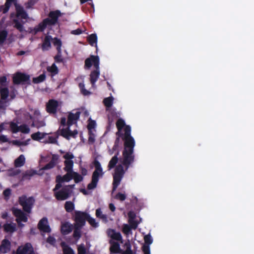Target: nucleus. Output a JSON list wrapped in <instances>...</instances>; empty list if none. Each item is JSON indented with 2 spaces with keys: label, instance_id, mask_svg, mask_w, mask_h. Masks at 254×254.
<instances>
[{
  "label": "nucleus",
  "instance_id": "nucleus-1",
  "mask_svg": "<svg viewBox=\"0 0 254 254\" xmlns=\"http://www.w3.org/2000/svg\"><path fill=\"white\" fill-rule=\"evenodd\" d=\"M124 149L123 151V165L125 166L126 170H127L130 165L134 161V155L133 154L135 141L131 136V128L129 126H126L124 129Z\"/></svg>",
  "mask_w": 254,
  "mask_h": 254
},
{
  "label": "nucleus",
  "instance_id": "nucleus-2",
  "mask_svg": "<svg viewBox=\"0 0 254 254\" xmlns=\"http://www.w3.org/2000/svg\"><path fill=\"white\" fill-rule=\"evenodd\" d=\"M92 65L95 69L92 71L90 74V81L92 86L94 87L95 83L100 76L99 58L98 56L91 55L85 60V68L89 69Z\"/></svg>",
  "mask_w": 254,
  "mask_h": 254
},
{
  "label": "nucleus",
  "instance_id": "nucleus-3",
  "mask_svg": "<svg viewBox=\"0 0 254 254\" xmlns=\"http://www.w3.org/2000/svg\"><path fill=\"white\" fill-rule=\"evenodd\" d=\"M93 164L95 169L92 175L91 182L87 185V189L89 190L96 188L99 178L102 177L104 175L100 163L95 159L93 162Z\"/></svg>",
  "mask_w": 254,
  "mask_h": 254
},
{
  "label": "nucleus",
  "instance_id": "nucleus-4",
  "mask_svg": "<svg viewBox=\"0 0 254 254\" xmlns=\"http://www.w3.org/2000/svg\"><path fill=\"white\" fill-rule=\"evenodd\" d=\"M122 160L123 159L120 160L121 162H122ZM123 166L125 167V166L122 163V164L117 165L115 168V173L113 175V191L116 190L124 176L125 171L124 170Z\"/></svg>",
  "mask_w": 254,
  "mask_h": 254
},
{
  "label": "nucleus",
  "instance_id": "nucleus-5",
  "mask_svg": "<svg viewBox=\"0 0 254 254\" xmlns=\"http://www.w3.org/2000/svg\"><path fill=\"white\" fill-rule=\"evenodd\" d=\"M18 202L22 206L23 211L30 213L35 202V199L32 196L27 197L25 195H23L19 197Z\"/></svg>",
  "mask_w": 254,
  "mask_h": 254
},
{
  "label": "nucleus",
  "instance_id": "nucleus-6",
  "mask_svg": "<svg viewBox=\"0 0 254 254\" xmlns=\"http://www.w3.org/2000/svg\"><path fill=\"white\" fill-rule=\"evenodd\" d=\"M30 76L29 74L21 72H16L12 77L14 85H31Z\"/></svg>",
  "mask_w": 254,
  "mask_h": 254
},
{
  "label": "nucleus",
  "instance_id": "nucleus-7",
  "mask_svg": "<svg viewBox=\"0 0 254 254\" xmlns=\"http://www.w3.org/2000/svg\"><path fill=\"white\" fill-rule=\"evenodd\" d=\"M87 217H89V214L80 211H75L74 212V220L75 221L74 225L79 226V227H83Z\"/></svg>",
  "mask_w": 254,
  "mask_h": 254
},
{
  "label": "nucleus",
  "instance_id": "nucleus-8",
  "mask_svg": "<svg viewBox=\"0 0 254 254\" xmlns=\"http://www.w3.org/2000/svg\"><path fill=\"white\" fill-rule=\"evenodd\" d=\"M63 157L65 159V161L64 162L65 166L64 168V171L68 173L73 172V161L72 159L74 157L73 154L70 152H66L63 156Z\"/></svg>",
  "mask_w": 254,
  "mask_h": 254
},
{
  "label": "nucleus",
  "instance_id": "nucleus-9",
  "mask_svg": "<svg viewBox=\"0 0 254 254\" xmlns=\"http://www.w3.org/2000/svg\"><path fill=\"white\" fill-rule=\"evenodd\" d=\"M16 14L11 13L10 14V17L16 16L17 18L23 19H26L28 18V15L27 12L24 9V8L20 5L15 3Z\"/></svg>",
  "mask_w": 254,
  "mask_h": 254
},
{
  "label": "nucleus",
  "instance_id": "nucleus-10",
  "mask_svg": "<svg viewBox=\"0 0 254 254\" xmlns=\"http://www.w3.org/2000/svg\"><path fill=\"white\" fill-rule=\"evenodd\" d=\"M67 187H64L58 191L55 192L54 196L58 200H64L70 197L71 194Z\"/></svg>",
  "mask_w": 254,
  "mask_h": 254
},
{
  "label": "nucleus",
  "instance_id": "nucleus-11",
  "mask_svg": "<svg viewBox=\"0 0 254 254\" xmlns=\"http://www.w3.org/2000/svg\"><path fill=\"white\" fill-rule=\"evenodd\" d=\"M70 126H67L65 128H60V135L68 140L70 137L75 138L78 134V131L76 129L71 131L70 129Z\"/></svg>",
  "mask_w": 254,
  "mask_h": 254
},
{
  "label": "nucleus",
  "instance_id": "nucleus-12",
  "mask_svg": "<svg viewBox=\"0 0 254 254\" xmlns=\"http://www.w3.org/2000/svg\"><path fill=\"white\" fill-rule=\"evenodd\" d=\"M16 254H35L34 249L30 243H26L23 246H19L16 250Z\"/></svg>",
  "mask_w": 254,
  "mask_h": 254
},
{
  "label": "nucleus",
  "instance_id": "nucleus-13",
  "mask_svg": "<svg viewBox=\"0 0 254 254\" xmlns=\"http://www.w3.org/2000/svg\"><path fill=\"white\" fill-rule=\"evenodd\" d=\"M38 229L44 233H50L52 231L51 228L49 225L48 220L47 217L42 218L38 222Z\"/></svg>",
  "mask_w": 254,
  "mask_h": 254
},
{
  "label": "nucleus",
  "instance_id": "nucleus-14",
  "mask_svg": "<svg viewBox=\"0 0 254 254\" xmlns=\"http://www.w3.org/2000/svg\"><path fill=\"white\" fill-rule=\"evenodd\" d=\"M12 211L13 215L16 217V221L27 222L28 217L27 215L21 209L13 208Z\"/></svg>",
  "mask_w": 254,
  "mask_h": 254
},
{
  "label": "nucleus",
  "instance_id": "nucleus-15",
  "mask_svg": "<svg viewBox=\"0 0 254 254\" xmlns=\"http://www.w3.org/2000/svg\"><path fill=\"white\" fill-rule=\"evenodd\" d=\"M56 24L49 17L46 18L38 24L37 27L35 30L36 32H43L47 26H53Z\"/></svg>",
  "mask_w": 254,
  "mask_h": 254
},
{
  "label": "nucleus",
  "instance_id": "nucleus-16",
  "mask_svg": "<svg viewBox=\"0 0 254 254\" xmlns=\"http://www.w3.org/2000/svg\"><path fill=\"white\" fill-rule=\"evenodd\" d=\"M58 106L59 103L57 100L51 99L46 105V111L49 114H56Z\"/></svg>",
  "mask_w": 254,
  "mask_h": 254
},
{
  "label": "nucleus",
  "instance_id": "nucleus-17",
  "mask_svg": "<svg viewBox=\"0 0 254 254\" xmlns=\"http://www.w3.org/2000/svg\"><path fill=\"white\" fill-rule=\"evenodd\" d=\"M107 234L108 236L112 240L120 241L122 243H123L122 236L119 232H117L114 229H108L107 231Z\"/></svg>",
  "mask_w": 254,
  "mask_h": 254
},
{
  "label": "nucleus",
  "instance_id": "nucleus-18",
  "mask_svg": "<svg viewBox=\"0 0 254 254\" xmlns=\"http://www.w3.org/2000/svg\"><path fill=\"white\" fill-rule=\"evenodd\" d=\"M109 243L111 245L110 248L111 254H122V250L120 248V245L118 242L111 240L109 241Z\"/></svg>",
  "mask_w": 254,
  "mask_h": 254
},
{
  "label": "nucleus",
  "instance_id": "nucleus-19",
  "mask_svg": "<svg viewBox=\"0 0 254 254\" xmlns=\"http://www.w3.org/2000/svg\"><path fill=\"white\" fill-rule=\"evenodd\" d=\"M80 115V112H76L75 114L70 113L67 117V126H71L74 121L76 122L79 119Z\"/></svg>",
  "mask_w": 254,
  "mask_h": 254
},
{
  "label": "nucleus",
  "instance_id": "nucleus-20",
  "mask_svg": "<svg viewBox=\"0 0 254 254\" xmlns=\"http://www.w3.org/2000/svg\"><path fill=\"white\" fill-rule=\"evenodd\" d=\"M52 39V37L50 35L45 36L41 46L43 51H48L51 48V41Z\"/></svg>",
  "mask_w": 254,
  "mask_h": 254
},
{
  "label": "nucleus",
  "instance_id": "nucleus-21",
  "mask_svg": "<svg viewBox=\"0 0 254 254\" xmlns=\"http://www.w3.org/2000/svg\"><path fill=\"white\" fill-rule=\"evenodd\" d=\"M10 248V242L7 239H4L2 241L0 245V252L2 253H6Z\"/></svg>",
  "mask_w": 254,
  "mask_h": 254
},
{
  "label": "nucleus",
  "instance_id": "nucleus-22",
  "mask_svg": "<svg viewBox=\"0 0 254 254\" xmlns=\"http://www.w3.org/2000/svg\"><path fill=\"white\" fill-rule=\"evenodd\" d=\"M72 230V225L68 222H65L61 226V231L62 234L65 235L70 233Z\"/></svg>",
  "mask_w": 254,
  "mask_h": 254
},
{
  "label": "nucleus",
  "instance_id": "nucleus-23",
  "mask_svg": "<svg viewBox=\"0 0 254 254\" xmlns=\"http://www.w3.org/2000/svg\"><path fill=\"white\" fill-rule=\"evenodd\" d=\"M61 15L62 13L59 10L51 11L48 14L49 17L56 24L57 23L58 19Z\"/></svg>",
  "mask_w": 254,
  "mask_h": 254
},
{
  "label": "nucleus",
  "instance_id": "nucleus-24",
  "mask_svg": "<svg viewBox=\"0 0 254 254\" xmlns=\"http://www.w3.org/2000/svg\"><path fill=\"white\" fill-rule=\"evenodd\" d=\"M123 247L125 250H122L121 254H134L135 253L131 250V246L129 240H127L125 243Z\"/></svg>",
  "mask_w": 254,
  "mask_h": 254
},
{
  "label": "nucleus",
  "instance_id": "nucleus-25",
  "mask_svg": "<svg viewBox=\"0 0 254 254\" xmlns=\"http://www.w3.org/2000/svg\"><path fill=\"white\" fill-rule=\"evenodd\" d=\"M63 254H75L73 250L64 242L61 243Z\"/></svg>",
  "mask_w": 254,
  "mask_h": 254
},
{
  "label": "nucleus",
  "instance_id": "nucleus-26",
  "mask_svg": "<svg viewBox=\"0 0 254 254\" xmlns=\"http://www.w3.org/2000/svg\"><path fill=\"white\" fill-rule=\"evenodd\" d=\"M4 232L6 233H12L16 231V224L14 223H5L3 225Z\"/></svg>",
  "mask_w": 254,
  "mask_h": 254
},
{
  "label": "nucleus",
  "instance_id": "nucleus-27",
  "mask_svg": "<svg viewBox=\"0 0 254 254\" xmlns=\"http://www.w3.org/2000/svg\"><path fill=\"white\" fill-rule=\"evenodd\" d=\"M96 216L101 219L102 221L106 223L108 222V217L107 215L102 213L101 208H99L96 210Z\"/></svg>",
  "mask_w": 254,
  "mask_h": 254
},
{
  "label": "nucleus",
  "instance_id": "nucleus-28",
  "mask_svg": "<svg viewBox=\"0 0 254 254\" xmlns=\"http://www.w3.org/2000/svg\"><path fill=\"white\" fill-rule=\"evenodd\" d=\"M125 125V122L123 119H119L118 120L116 123V126L118 130L116 132L117 135L122 136L123 134L120 132Z\"/></svg>",
  "mask_w": 254,
  "mask_h": 254
},
{
  "label": "nucleus",
  "instance_id": "nucleus-29",
  "mask_svg": "<svg viewBox=\"0 0 254 254\" xmlns=\"http://www.w3.org/2000/svg\"><path fill=\"white\" fill-rule=\"evenodd\" d=\"M25 162V158L23 155H20L14 161V166L16 167H20L24 165Z\"/></svg>",
  "mask_w": 254,
  "mask_h": 254
},
{
  "label": "nucleus",
  "instance_id": "nucleus-30",
  "mask_svg": "<svg viewBox=\"0 0 254 254\" xmlns=\"http://www.w3.org/2000/svg\"><path fill=\"white\" fill-rule=\"evenodd\" d=\"M47 70L48 72L51 73L52 77L54 76L59 73V69L55 63L53 64L51 66H48Z\"/></svg>",
  "mask_w": 254,
  "mask_h": 254
},
{
  "label": "nucleus",
  "instance_id": "nucleus-31",
  "mask_svg": "<svg viewBox=\"0 0 254 254\" xmlns=\"http://www.w3.org/2000/svg\"><path fill=\"white\" fill-rule=\"evenodd\" d=\"M60 135V127L59 129L55 132V136H50L48 137V141L46 142L49 143H53V144H57L58 143V138H59V135Z\"/></svg>",
  "mask_w": 254,
  "mask_h": 254
},
{
  "label": "nucleus",
  "instance_id": "nucleus-32",
  "mask_svg": "<svg viewBox=\"0 0 254 254\" xmlns=\"http://www.w3.org/2000/svg\"><path fill=\"white\" fill-rule=\"evenodd\" d=\"M47 134V133H46L38 131L32 134L31 138L34 140L40 141L42 139L44 138Z\"/></svg>",
  "mask_w": 254,
  "mask_h": 254
},
{
  "label": "nucleus",
  "instance_id": "nucleus-33",
  "mask_svg": "<svg viewBox=\"0 0 254 254\" xmlns=\"http://www.w3.org/2000/svg\"><path fill=\"white\" fill-rule=\"evenodd\" d=\"M119 160V158L117 157V156H114L111 158L108 165V170H110L116 167L117 164L118 163Z\"/></svg>",
  "mask_w": 254,
  "mask_h": 254
},
{
  "label": "nucleus",
  "instance_id": "nucleus-34",
  "mask_svg": "<svg viewBox=\"0 0 254 254\" xmlns=\"http://www.w3.org/2000/svg\"><path fill=\"white\" fill-rule=\"evenodd\" d=\"M13 23L14 24V27L17 29L19 32H22L24 31L23 24L21 23L18 19H13Z\"/></svg>",
  "mask_w": 254,
  "mask_h": 254
},
{
  "label": "nucleus",
  "instance_id": "nucleus-35",
  "mask_svg": "<svg viewBox=\"0 0 254 254\" xmlns=\"http://www.w3.org/2000/svg\"><path fill=\"white\" fill-rule=\"evenodd\" d=\"M46 76L45 73L44 72L43 73L40 74L38 77H33L32 79V82L34 84H38L44 81L46 79Z\"/></svg>",
  "mask_w": 254,
  "mask_h": 254
},
{
  "label": "nucleus",
  "instance_id": "nucleus-36",
  "mask_svg": "<svg viewBox=\"0 0 254 254\" xmlns=\"http://www.w3.org/2000/svg\"><path fill=\"white\" fill-rule=\"evenodd\" d=\"M89 44L93 46L95 44L96 45L97 42V36L96 34H92L89 35L87 38Z\"/></svg>",
  "mask_w": 254,
  "mask_h": 254
},
{
  "label": "nucleus",
  "instance_id": "nucleus-37",
  "mask_svg": "<svg viewBox=\"0 0 254 254\" xmlns=\"http://www.w3.org/2000/svg\"><path fill=\"white\" fill-rule=\"evenodd\" d=\"M64 208L67 212H71L74 209V204L70 201H66L64 204Z\"/></svg>",
  "mask_w": 254,
  "mask_h": 254
},
{
  "label": "nucleus",
  "instance_id": "nucleus-38",
  "mask_svg": "<svg viewBox=\"0 0 254 254\" xmlns=\"http://www.w3.org/2000/svg\"><path fill=\"white\" fill-rule=\"evenodd\" d=\"M0 95L1 99H6L9 95L8 89L6 87L1 88L0 90Z\"/></svg>",
  "mask_w": 254,
  "mask_h": 254
},
{
  "label": "nucleus",
  "instance_id": "nucleus-39",
  "mask_svg": "<svg viewBox=\"0 0 254 254\" xmlns=\"http://www.w3.org/2000/svg\"><path fill=\"white\" fill-rule=\"evenodd\" d=\"M82 227L74 225V230L73 231V237L78 240L81 237V229Z\"/></svg>",
  "mask_w": 254,
  "mask_h": 254
},
{
  "label": "nucleus",
  "instance_id": "nucleus-40",
  "mask_svg": "<svg viewBox=\"0 0 254 254\" xmlns=\"http://www.w3.org/2000/svg\"><path fill=\"white\" fill-rule=\"evenodd\" d=\"M114 98L112 96H110L107 98H105L103 100V103L107 108H110L112 107L113 104Z\"/></svg>",
  "mask_w": 254,
  "mask_h": 254
},
{
  "label": "nucleus",
  "instance_id": "nucleus-41",
  "mask_svg": "<svg viewBox=\"0 0 254 254\" xmlns=\"http://www.w3.org/2000/svg\"><path fill=\"white\" fill-rule=\"evenodd\" d=\"M52 40H53V45H54V46L56 47V49L57 51L59 50L62 51L61 47L62 46V43L61 40L57 37L54 38Z\"/></svg>",
  "mask_w": 254,
  "mask_h": 254
},
{
  "label": "nucleus",
  "instance_id": "nucleus-42",
  "mask_svg": "<svg viewBox=\"0 0 254 254\" xmlns=\"http://www.w3.org/2000/svg\"><path fill=\"white\" fill-rule=\"evenodd\" d=\"M12 2L6 0V2L4 5H1L0 6V10L2 11L3 13H6L8 12L9 8L11 5Z\"/></svg>",
  "mask_w": 254,
  "mask_h": 254
},
{
  "label": "nucleus",
  "instance_id": "nucleus-43",
  "mask_svg": "<svg viewBox=\"0 0 254 254\" xmlns=\"http://www.w3.org/2000/svg\"><path fill=\"white\" fill-rule=\"evenodd\" d=\"M96 122L94 120H92L91 119L89 120V123L87 125L89 134H91L92 133V129H94L96 127Z\"/></svg>",
  "mask_w": 254,
  "mask_h": 254
},
{
  "label": "nucleus",
  "instance_id": "nucleus-44",
  "mask_svg": "<svg viewBox=\"0 0 254 254\" xmlns=\"http://www.w3.org/2000/svg\"><path fill=\"white\" fill-rule=\"evenodd\" d=\"M7 35L8 33L5 30L0 31V44H2L5 42Z\"/></svg>",
  "mask_w": 254,
  "mask_h": 254
},
{
  "label": "nucleus",
  "instance_id": "nucleus-45",
  "mask_svg": "<svg viewBox=\"0 0 254 254\" xmlns=\"http://www.w3.org/2000/svg\"><path fill=\"white\" fill-rule=\"evenodd\" d=\"M72 179L75 183H78L83 180V177L75 172H72Z\"/></svg>",
  "mask_w": 254,
  "mask_h": 254
},
{
  "label": "nucleus",
  "instance_id": "nucleus-46",
  "mask_svg": "<svg viewBox=\"0 0 254 254\" xmlns=\"http://www.w3.org/2000/svg\"><path fill=\"white\" fill-rule=\"evenodd\" d=\"M86 221H87L88 223L90 224V225L92 226L93 227L97 228L99 226L98 223L96 222L95 219L91 217L89 214V217H87Z\"/></svg>",
  "mask_w": 254,
  "mask_h": 254
},
{
  "label": "nucleus",
  "instance_id": "nucleus-47",
  "mask_svg": "<svg viewBox=\"0 0 254 254\" xmlns=\"http://www.w3.org/2000/svg\"><path fill=\"white\" fill-rule=\"evenodd\" d=\"M54 60L57 63L63 62L64 59L62 56V51H57V54L54 57Z\"/></svg>",
  "mask_w": 254,
  "mask_h": 254
},
{
  "label": "nucleus",
  "instance_id": "nucleus-48",
  "mask_svg": "<svg viewBox=\"0 0 254 254\" xmlns=\"http://www.w3.org/2000/svg\"><path fill=\"white\" fill-rule=\"evenodd\" d=\"M131 230V227L127 224H125L123 226L122 228V232L126 235H128L130 232Z\"/></svg>",
  "mask_w": 254,
  "mask_h": 254
},
{
  "label": "nucleus",
  "instance_id": "nucleus-49",
  "mask_svg": "<svg viewBox=\"0 0 254 254\" xmlns=\"http://www.w3.org/2000/svg\"><path fill=\"white\" fill-rule=\"evenodd\" d=\"M10 127L12 133H15L19 131V126L13 122H12L10 124Z\"/></svg>",
  "mask_w": 254,
  "mask_h": 254
},
{
  "label": "nucleus",
  "instance_id": "nucleus-50",
  "mask_svg": "<svg viewBox=\"0 0 254 254\" xmlns=\"http://www.w3.org/2000/svg\"><path fill=\"white\" fill-rule=\"evenodd\" d=\"M118 136L116 138L114 142V145L113 146L114 150H118V149H119L121 145L122 144V141L120 138L121 136Z\"/></svg>",
  "mask_w": 254,
  "mask_h": 254
},
{
  "label": "nucleus",
  "instance_id": "nucleus-51",
  "mask_svg": "<svg viewBox=\"0 0 254 254\" xmlns=\"http://www.w3.org/2000/svg\"><path fill=\"white\" fill-rule=\"evenodd\" d=\"M19 129V131L23 133H28L30 131V128L25 124L20 126Z\"/></svg>",
  "mask_w": 254,
  "mask_h": 254
},
{
  "label": "nucleus",
  "instance_id": "nucleus-52",
  "mask_svg": "<svg viewBox=\"0 0 254 254\" xmlns=\"http://www.w3.org/2000/svg\"><path fill=\"white\" fill-rule=\"evenodd\" d=\"M39 0H28L27 2L25 3V7L27 9L32 8V6L35 5Z\"/></svg>",
  "mask_w": 254,
  "mask_h": 254
},
{
  "label": "nucleus",
  "instance_id": "nucleus-53",
  "mask_svg": "<svg viewBox=\"0 0 254 254\" xmlns=\"http://www.w3.org/2000/svg\"><path fill=\"white\" fill-rule=\"evenodd\" d=\"M78 254H86V250L83 244H81L77 247Z\"/></svg>",
  "mask_w": 254,
  "mask_h": 254
},
{
  "label": "nucleus",
  "instance_id": "nucleus-54",
  "mask_svg": "<svg viewBox=\"0 0 254 254\" xmlns=\"http://www.w3.org/2000/svg\"><path fill=\"white\" fill-rule=\"evenodd\" d=\"M126 195L121 192H118L116 194L115 196V198L118 200H120L122 201H124L126 199Z\"/></svg>",
  "mask_w": 254,
  "mask_h": 254
},
{
  "label": "nucleus",
  "instance_id": "nucleus-55",
  "mask_svg": "<svg viewBox=\"0 0 254 254\" xmlns=\"http://www.w3.org/2000/svg\"><path fill=\"white\" fill-rule=\"evenodd\" d=\"M144 239L145 242L144 245L149 246V245L152 243L153 240L151 236L150 235H145L144 236Z\"/></svg>",
  "mask_w": 254,
  "mask_h": 254
},
{
  "label": "nucleus",
  "instance_id": "nucleus-56",
  "mask_svg": "<svg viewBox=\"0 0 254 254\" xmlns=\"http://www.w3.org/2000/svg\"><path fill=\"white\" fill-rule=\"evenodd\" d=\"M7 78L6 76L0 77V85L1 86L6 87L7 85Z\"/></svg>",
  "mask_w": 254,
  "mask_h": 254
},
{
  "label": "nucleus",
  "instance_id": "nucleus-57",
  "mask_svg": "<svg viewBox=\"0 0 254 254\" xmlns=\"http://www.w3.org/2000/svg\"><path fill=\"white\" fill-rule=\"evenodd\" d=\"M37 174V171L35 170H29L27 171L24 175V178L28 177L29 179L34 176V175Z\"/></svg>",
  "mask_w": 254,
  "mask_h": 254
},
{
  "label": "nucleus",
  "instance_id": "nucleus-58",
  "mask_svg": "<svg viewBox=\"0 0 254 254\" xmlns=\"http://www.w3.org/2000/svg\"><path fill=\"white\" fill-rule=\"evenodd\" d=\"M64 182H69L72 179V172L67 173L63 176Z\"/></svg>",
  "mask_w": 254,
  "mask_h": 254
},
{
  "label": "nucleus",
  "instance_id": "nucleus-59",
  "mask_svg": "<svg viewBox=\"0 0 254 254\" xmlns=\"http://www.w3.org/2000/svg\"><path fill=\"white\" fill-rule=\"evenodd\" d=\"M46 241L48 243L50 244V245H51L52 246H55V244L56 243V239L54 237L51 236H49L48 237Z\"/></svg>",
  "mask_w": 254,
  "mask_h": 254
},
{
  "label": "nucleus",
  "instance_id": "nucleus-60",
  "mask_svg": "<svg viewBox=\"0 0 254 254\" xmlns=\"http://www.w3.org/2000/svg\"><path fill=\"white\" fill-rule=\"evenodd\" d=\"M142 251L143 254H150V247L148 245H144L142 247Z\"/></svg>",
  "mask_w": 254,
  "mask_h": 254
},
{
  "label": "nucleus",
  "instance_id": "nucleus-61",
  "mask_svg": "<svg viewBox=\"0 0 254 254\" xmlns=\"http://www.w3.org/2000/svg\"><path fill=\"white\" fill-rule=\"evenodd\" d=\"M128 220H135L136 218V214L133 211H129L128 213Z\"/></svg>",
  "mask_w": 254,
  "mask_h": 254
},
{
  "label": "nucleus",
  "instance_id": "nucleus-62",
  "mask_svg": "<svg viewBox=\"0 0 254 254\" xmlns=\"http://www.w3.org/2000/svg\"><path fill=\"white\" fill-rule=\"evenodd\" d=\"M128 223L131 229H135L137 228L138 223L135 220H131V221L128 220Z\"/></svg>",
  "mask_w": 254,
  "mask_h": 254
},
{
  "label": "nucleus",
  "instance_id": "nucleus-63",
  "mask_svg": "<svg viewBox=\"0 0 254 254\" xmlns=\"http://www.w3.org/2000/svg\"><path fill=\"white\" fill-rule=\"evenodd\" d=\"M59 160V156L57 154H53L52 155V159L50 161L51 162L53 163V164L56 165L57 164L58 161Z\"/></svg>",
  "mask_w": 254,
  "mask_h": 254
},
{
  "label": "nucleus",
  "instance_id": "nucleus-64",
  "mask_svg": "<svg viewBox=\"0 0 254 254\" xmlns=\"http://www.w3.org/2000/svg\"><path fill=\"white\" fill-rule=\"evenodd\" d=\"M55 166V164H53V163L50 161L45 166H44L43 168V170H49L53 168Z\"/></svg>",
  "mask_w": 254,
  "mask_h": 254
}]
</instances>
